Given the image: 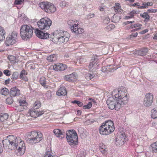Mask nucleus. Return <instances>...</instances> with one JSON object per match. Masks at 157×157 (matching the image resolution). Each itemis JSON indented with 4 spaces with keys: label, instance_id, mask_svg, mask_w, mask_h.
Masks as SVG:
<instances>
[{
    "label": "nucleus",
    "instance_id": "f257e3e1",
    "mask_svg": "<svg viewBox=\"0 0 157 157\" xmlns=\"http://www.w3.org/2000/svg\"><path fill=\"white\" fill-rule=\"evenodd\" d=\"M112 97H109L106 101L108 107L110 109L118 110L122 106L127 103L128 99L126 89L119 88L112 92Z\"/></svg>",
    "mask_w": 157,
    "mask_h": 157
},
{
    "label": "nucleus",
    "instance_id": "f03ea898",
    "mask_svg": "<svg viewBox=\"0 0 157 157\" xmlns=\"http://www.w3.org/2000/svg\"><path fill=\"white\" fill-rule=\"evenodd\" d=\"M53 36L52 40L57 44L67 42L70 37V34L67 32L61 30L55 31L53 33Z\"/></svg>",
    "mask_w": 157,
    "mask_h": 157
},
{
    "label": "nucleus",
    "instance_id": "7ed1b4c3",
    "mask_svg": "<svg viewBox=\"0 0 157 157\" xmlns=\"http://www.w3.org/2000/svg\"><path fill=\"white\" fill-rule=\"evenodd\" d=\"M20 140H21L20 138H17L13 135H10L7 137V139L2 140V142L5 149L13 150L17 148V146Z\"/></svg>",
    "mask_w": 157,
    "mask_h": 157
},
{
    "label": "nucleus",
    "instance_id": "20e7f679",
    "mask_svg": "<svg viewBox=\"0 0 157 157\" xmlns=\"http://www.w3.org/2000/svg\"><path fill=\"white\" fill-rule=\"evenodd\" d=\"M25 140L29 143L34 144L41 141L43 139V135L40 132L33 131L27 133L25 135Z\"/></svg>",
    "mask_w": 157,
    "mask_h": 157
},
{
    "label": "nucleus",
    "instance_id": "39448f33",
    "mask_svg": "<svg viewBox=\"0 0 157 157\" xmlns=\"http://www.w3.org/2000/svg\"><path fill=\"white\" fill-rule=\"evenodd\" d=\"M114 129L113 122L110 120L105 121L99 128L100 133L104 135L111 134L114 131Z\"/></svg>",
    "mask_w": 157,
    "mask_h": 157
},
{
    "label": "nucleus",
    "instance_id": "423d86ee",
    "mask_svg": "<svg viewBox=\"0 0 157 157\" xmlns=\"http://www.w3.org/2000/svg\"><path fill=\"white\" fill-rule=\"evenodd\" d=\"M33 33V28L27 25H22L20 29V34L22 40H27L32 36Z\"/></svg>",
    "mask_w": 157,
    "mask_h": 157
},
{
    "label": "nucleus",
    "instance_id": "0eeeda50",
    "mask_svg": "<svg viewBox=\"0 0 157 157\" xmlns=\"http://www.w3.org/2000/svg\"><path fill=\"white\" fill-rule=\"evenodd\" d=\"M67 23L72 33L76 34H81L83 33V29L79 27L77 21H75L72 20H69L67 21Z\"/></svg>",
    "mask_w": 157,
    "mask_h": 157
},
{
    "label": "nucleus",
    "instance_id": "6e6552de",
    "mask_svg": "<svg viewBox=\"0 0 157 157\" xmlns=\"http://www.w3.org/2000/svg\"><path fill=\"white\" fill-rule=\"evenodd\" d=\"M51 20L47 17L41 19L37 23L39 28L41 30H48L52 25Z\"/></svg>",
    "mask_w": 157,
    "mask_h": 157
},
{
    "label": "nucleus",
    "instance_id": "1a4fd4ad",
    "mask_svg": "<svg viewBox=\"0 0 157 157\" xmlns=\"http://www.w3.org/2000/svg\"><path fill=\"white\" fill-rule=\"evenodd\" d=\"M39 6L45 12L49 13L54 12L56 8L54 5L48 2H43L39 4Z\"/></svg>",
    "mask_w": 157,
    "mask_h": 157
},
{
    "label": "nucleus",
    "instance_id": "9d476101",
    "mask_svg": "<svg viewBox=\"0 0 157 157\" xmlns=\"http://www.w3.org/2000/svg\"><path fill=\"white\" fill-rule=\"evenodd\" d=\"M18 34L16 32H13L10 35L6 38L5 43L6 45H12L17 41Z\"/></svg>",
    "mask_w": 157,
    "mask_h": 157
},
{
    "label": "nucleus",
    "instance_id": "9b49d317",
    "mask_svg": "<svg viewBox=\"0 0 157 157\" xmlns=\"http://www.w3.org/2000/svg\"><path fill=\"white\" fill-rule=\"evenodd\" d=\"M124 134L119 132L116 138V144L117 145L122 146L125 142Z\"/></svg>",
    "mask_w": 157,
    "mask_h": 157
},
{
    "label": "nucleus",
    "instance_id": "f8f14e48",
    "mask_svg": "<svg viewBox=\"0 0 157 157\" xmlns=\"http://www.w3.org/2000/svg\"><path fill=\"white\" fill-rule=\"evenodd\" d=\"M98 59L97 58L92 57L90 62L89 65V68L90 71L92 72H94L98 69L97 66L98 63L97 62Z\"/></svg>",
    "mask_w": 157,
    "mask_h": 157
},
{
    "label": "nucleus",
    "instance_id": "ddd939ff",
    "mask_svg": "<svg viewBox=\"0 0 157 157\" xmlns=\"http://www.w3.org/2000/svg\"><path fill=\"white\" fill-rule=\"evenodd\" d=\"M153 95L151 93H147L146 94L144 98V105L146 106L151 105L153 102Z\"/></svg>",
    "mask_w": 157,
    "mask_h": 157
},
{
    "label": "nucleus",
    "instance_id": "4468645a",
    "mask_svg": "<svg viewBox=\"0 0 157 157\" xmlns=\"http://www.w3.org/2000/svg\"><path fill=\"white\" fill-rule=\"evenodd\" d=\"M17 146V148L16 149L19 153L20 155H23L25 151V144L23 141L20 140Z\"/></svg>",
    "mask_w": 157,
    "mask_h": 157
},
{
    "label": "nucleus",
    "instance_id": "2eb2a0df",
    "mask_svg": "<svg viewBox=\"0 0 157 157\" xmlns=\"http://www.w3.org/2000/svg\"><path fill=\"white\" fill-rule=\"evenodd\" d=\"M44 111L43 110L39 111L32 109L29 110V113L30 115L33 117L36 118L40 116L44 113Z\"/></svg>",
    "mask_w": 157,
    "mask_h": 157
},
{
    "label": "nucleus",
    "instance_id": "dca6fc26",
    "mask_svg": "<svg viewBox=\"0 0 157 157\" xmlns=\"http://www.w3.org/2000/svg\"><path fill=\"white\" fill-rule=\"evenodd\" d=\"M73 131L74 132V133L73 134V136L72 135L71 140L68 141V143L70 145L75 146L78 144V137L75 131Z\"/></svg>",
    "mask_w": 157,
    "mask_h": 157
},
{
    "label": "nucleus",
    "instance_id": "f3484780",
    "mask_svg": "<svg viewBox=\"0 0 157 157\" xmlns=\"http://www.w3.org/2000/svg\"><path fill=\"white\" fill-rule=\"evenodd\" d=\"M67 68L66 65L62 63H57L53 66V69L56 71H63Z\"/></svg>",
    "mask_w": 157,
    "mask_h": 157
},
{
    "label": "nucleus",
    "instance_id": "a211bd4d",
    "mask_svg": "<svg viewBox=\"0 0 157 157\" xmlns=\"http://www.w3.org/2000/svg\"><path fill=\"white\" fill-rule=\"evenodd\" d=\"M77 74L75 73H73L69 75H66L64 77V78L65 80L69 82H74L75 79H77Z\"/></svg>",
    "mask_w": 157,
    "mask_h": 157
},
{
    "label": "nucleus",
    "instance_id": "6ab92c4d",
    "mask_svg": "<svg viewBox=\"0 0 157 157\" xmlns=\"http://www.w3.org/2000/svg\"><path fill=\"white\" fill-rule=\"evenodd\" d=\"M10 94L12 97L19 96L20 94V90L16 86L13 87L10 89Z\"/></svg>",
    "mask_w": 157,
    "mask_h": 157
},
{
    "label": "nucleus",
    "instance_id": "aec40b11",
    "mask_svg": "<svg viewBox=\"0 0 157 157\" xmlns=\"http://www.w3.org/2000/svg\"><path fill=\"white\" fill-rule=\"evenodd\" d=\"M53 132L56 136L57 137L59 138L60 139H62V138L64 137L65 134L64 132L58 129H55L53 130Z\"/></svg>",
    "mask_w": 157,
    "mask_h": 157
},
{
    "label": "nucleus",
    "instance_id": "412c9836",
    "mask_svg": "<svg viewBox=\"0 0 157 157\" xmlns=\"http://www.w3.org/2000/svg\"><path fill=\"white\" fill-rule=\"evenodd\" d=\"M56 94L58 96H64L67 94L66 88L64 86L60 87L56 92Z\"/></svg>",
    "mask_w": 157,
    "mask_h": 157
},
{
    "label": "nucleus",
    "instance_id": "4be33fe9",
    "mask_svg": "<svg viewBox=\"0 0 157 157\" xmlns=\"http://www.w3.org/2000/svg\"><path fill=\"white\" fill-rule=\"evenodd\" d=\"M148 52V50L147 48H143L136 51V53L139 56H144L146 55Z\"/></svg>",
    "mask_w": 157,
    "mask_h": 157
},
{
    "label": "nucleus",
    "instance_id": "5701e85b",
    "mask_svg": "<svg viewBox=\"0 0 157 157\" xmlns=\"http://www.w3.org/2000/svg\"><path fill=\"white\" fill-rule=\"evenodd\" d=\"M140 16L142 18L145 19L144 21L146 22H148L150 18V16L147 12H145L143 13H140Z\"/></svg>",
    "mask_w": 157,
    "mask_h": 157
},
{
    "label": "nucleus",
    "instance_id": "b1692460",
    "mask_svg": "<svg viewBox=\"0 0 157 157\" xmlns=\"http://www.w3.org/2000/svg\"><path fill=\"white\" fill-rule=\"evenodd\" d=\"M100 150L101 152L104 154H106L107 151V146L103 143H100L99 144Z\"/></svg>",
    "mask_w": 157,
    "mask_h": 157
},
{
    "label": "nucleus",
    "instance_id": "393cba45",
    "mask_svg": "<svg viewBox=\"0 0 157 157\" xmlns=\"http://www.w3.org/2000/svg\"><path fill=\"white\" fill-rule=\"evenodd\" d=\"M6 32L3 27L0 26V41L4 40L5 39Z\"/></svg>",
    "mask_w": 157,
    "mask_h": 157
},
{
    "label": "nucleus",
    "instance_id": "a878e982",
    "mask_svg": "<svg viewBox=\"0 0 157 157\" xmlns=\"http://www.w3.org/2000/svg\"><path fill=\"white\" fill-rule=\"evenodd\" d=\"M27 75V73L25 71L24 69H23L20 73V78L26 81L27 80V78L26 77Z\"/></svg>",
    "mask_w": 157,
    "mask_h": 157
},
{
    "label": "nucleus",
    "instance_id": "bb28decb",
    "mask_svg": "<svg viewBox=\"0 0 157 157\" xmlns=\"http://www.w3.org/2000/svg\"><path fill=\"white\" fill-rule=\"evenodd\" d=\"M73 131H75L74 130H69L66 132V138L68 142V141H69V140H71V136L72 135L73 136V134L74 133V132Z\"/></svg>",
    "mask_w": 157,
    "mask_h": 157
},
{
    "label": "nucleus",
    "instance_id": "cd10ccee",
    "mask_svg": "<svg viewBox=\"0 0 157 157\" xmlns=\"http://www.w3.org/2000/svg\"><path fill=\"white\" fill-rule=\"evenodd\" d=\"M153 5L152 2H148L147 3L144 2L142 4L143 6L137 7L138 9H143L147 8L148 6H152Z\"/></svg>",
    "mask_w": 157,
    "mask_h": 157
},
{
    "label": "nucleus",
    "instance_id": "c85d7f7f",
    "mask_svg": "<svg viewBox=\"0 0 157 157\" xmlns=\"http://www.w3.org/2000/svg\"><path fill=\"white\" fill-rule=\"evenodd\" d=\"M150 149L153 152H157V141L151 144Z\"/></svg>",
    "mask_w": 157,
    "mask_h": 157
},
{
    "label": "nucleus",
    "instance_id": "c756f323",
    "mask_svg": "<svg viewBox=\"0 0 157 157\" xmlns=\"http://www.w3.org/2000/svg\"><path fill=\"white\" fill-rule=\"evenodd\" d=\"M8 117V115L7 113H1L0 114V122H3L6 120Z\"/></svg>",
    "mask_w": 157,
    "mask_h": 157
},
{
    "label": "nucleus",
    "instance_id": "7c9ffc66",
    "mask_svg": "<svg viewBox=\"0 0 157 157\" xmlns=\"http://www.w3.org/2000/svg\"><path fill=\"white\" fill-rule=\"evenodd\" d=\"M57 56L55 54L52 55L47 57V59L49 62H52L56 61L57 59Z\"/></svg>",
    "mask_w": 157,
    "mask_h": 157
},
{
    "label": "nucleus",
    "instance_id": "2f4dec72",
    "mask_svg": "<svg viewBox=\"0 0 157 157\" xmlns=\"http://www.w3.org/2000/svg\"><path fill=\"white\" fill-rule=\"evenodd\" d=\"M40 84L43 86L44 87L47 88H48V86L46 84V78L44 77H42L40 78Z\"/></svg>",
    "mask_w": 157,
    "mask_h": 157
},
{
    "label": "nucleus",
    "instance_id": "473e14b6",
    "mask_svg": "<svg viewBox=\"0 0 157 157\" xmlns=\"http://www.w3.org/2000/svg\"><path fill=\"white\" fill-rule=\"evenodd\" d=\"M35 33L36 36L38 38H40L42 37V35L44 34V32L38 29H36L35 31Z\"/></svg>",
    "mask_w": 157,
    "mask_h": 157
},
{
    "label": "nucleus",
    "instance_id": "72a5a7b5",
    "mask_svg": "<svg viewBox=\"0 0 157 157\" xmlns=\"http://www.w3.org/2000/svg\"><path fill=\"white\" fill-rule=\"evenodd\" d=\"M121 7L120 4L119 3H116L115 4V6L112 7L115 12L117 13L119 12V10L121 9Z\"/></svg>",
    "mask_w": 157,
    "mask_h": 157
},
{
    "label": "nucleus",
    "instance_id": "f704fd0d",
    "mask_svg": "<svg viewBox=\"0 0 157 157\" xmlns=\"http://www.w3.org/2000/svg\"><path fill=\"white\" fill-rule=\"evenodd\" d=\"M9 93V90L8 89L6 88H2L1 90L0 94L4 96H6L8 95Z\"/></svg>",
    "mask_w": 157,
    "mask_h": 157
},
{
    "label": "nucleus",
    "instance_id": "c9c22d12",
    "mask_svg": "<svg viewBox=\"0 0 157 157\" xmlns=\"http://www.w3.org/2000/svg\"><path fill=\"white\" fill-rule=\"evenodd\" d=\"M151 117L152 118L155 119L157 118V110L155 109H153L151 110Z\"/></svg>",
    "mask_w": 157,
    "mask_h": 157
},
{
    "label": "nucleus",
    "instance_id": "e433bc0d",
    "mask_svg": "<svg viewBox=\"0 0 157 157\" xmlns=\"http://www.w3.org/2000/svg\"><path fill=\"white\" fill-rule=\"evenodd\" d=\"M115 26L114 24H111L109 25L105 28V29L106 31H109L112 29L115 28Z\"/></svg>",
    "mask_w": 157,
    "mask_h": 157
},
{
    "label": "nucleus",
    "instance_id": "4c0bfd02",
    "mask_svg": "<svg viewBox=\"0 0 157 157\" xmlns=\"http://www.w3.org/2000/svg\"><path fill=\"white\" fill-rule=\"evenodd\" d=\"M11 97H8L6 100V103L9 105H11L13 103V100Z\"/></svg>",
    "mask_w": 157,
    "mask_h": 157
},
{
    "label": "nucleus",
    "instance_id": "58836bf2",
    "mask_svg": "<svg viewBox=\"0 0 157 157\" xmlns=\"http://www.w3.org/2000/svg\"><path fill=\"white\" fill-rule=\"evenodd\" d=\"M41 106L40 102L39 101H36L34 104V107L35 109L39 108Z\"/></svg>",
    "mask_w": 157,
    "mask_h": 157
},
{
    "label": "nucleus",
    "instance_id": "ea45409f",
    "mask_svg": "<svg viewBox=\"0 0 157 157\" xmlns=\"http://www.w3.org/2000/svg\"><path fill=\"white\" fill-rule=\"evenodd\" d=\"M92 106V104L91 102H89L87 105H84L83 106V108L84 109H89Z\"/></svg>",
    "mask_w": 157,
    "mask_h": 157
},
{
    "label": "nucleus",
    "instance_id": "a19ab883",
    "mask_svg": "<svg viewBox=\"0 0 157 157\" xmlns=\"http://www.w3.org/2000/svg\"><path fill=\"white\" fill-rule=\"evenodd\" d=\"M18 73L17 72H14L12 74L11 76V79L13 80H16L18 78Z\"/></svg>",
    "mask_w": 157,
    "mask_h": 157
},
{
    "label": "nucleus",
    "instance_id": "79ce46f5",
    "mask_svg": "<svg viewBox=\"0 0 157 157\" xmlns=\"http://www.w3.org/2000/svg\"><path fill=\"white\" fill-rule=\"evenodd\" d=\"M52 95V92L51 91H47L46 94V96L47 97V99L48 100L51 99Z\"/></svg>",
    "mask_w": 157,
    "mask_h": 157
},
{
    "label": "nucleus",
    "instance_id": "37998d69",
    "mask_svg": "<svg viewBox=\"0 0 157 157\" xmlns=\"http://www.w3.org/2000/svg\"><path fill=\"white\" fill-rule=\"evenodd\" d=\"M49 34L46 33H45L44 32V34L42 35V37H41L40 39H46L49 37Z\"/></svg>",
    "mask_w": 157,
    "mask_h": 157
},
{
    "label": "nucleus",
    "instance_id": "c03bdc74",
    "mask_svg": "<svg viewBox=\"0 0 157 157\" xmlns=\"http://www.w3.org/2000/svg\"><path fill=\"white\" fill-rule=\"evenodd\" d=\"M51 153V152L50 151H47L45 154L42 155V157H52V156Z\"/></svg>",
    "mask_w": 157,
    "mask_h": 157
},
{
    "label": "nucleus",
    "instance_id": "a18cd8bd",
    "mask_svg": "<svg viewBox=\"0 0 157 157\" xmlns=\"http://www.w3.org/2000/svg\"><path fill=\"white\" fill-rule=\"evenodd\" d=\"M95 76V75L94 74H90L88 73L86 75V77L88 78V79L91 80Z\"/></svg>",
    "mask_w": 157,
    "mask_h": 157
},
{
    "label": "nucleus",
    "instance_id": "49530a36",
    "mask_svg": "<svg viewBox=\"0 0 157 157\" xmlns=\"http://www.w3.org/2000/svg\"><path fill=\"white\" fill-rule=\"evenodd\" d=\"M72 103L74 104H76L78 105L79 106H82L83 105V103L81 101H78L76 100H75L72 102Z\"/></svg>",
    "mask_w": 157,
    "mask_h": 157
},
{
    "label": "nucleus",
    "instance_id": "de8ad7c7",
    "mask_svg": "<svg viewBox=\"0 0 157 157\" xmlns=\"http://www.w3.org/2000/svg\"><path fill=\"white\" fill-rule=\"evenodd\" d=\"M142 26V25L139 23H136L134 25H132L130 26V28L131 29L136 28L139 27H140Z\"/></svg>",
    "mask_w": 157,
    "mask_h": 157
},
{
    "label": "nucleus",
    "instance_id": "09e8293b",
    "mask_svg": "<svg viewBox=\"0 0 157 157\" xmlns=\"http://www.w3.org/2000/svg\"><path fill=\"white\" fill-rule=\"evenodd\" d=\"M3 73L6 76H9L11 75L10 71L8 70H5L3 71Z\"/></svg>",
    "mask_w": 157,
    "mask_h": 157
},
{
    "label": "nucleus",
    "instance_id": "8fccbe9b",
    "mask_svg": "<svg viewBox=\"0 0 157 157\" xmlns=\"http://www.w3.org/2000/svg\"><path fill=\"white\" fill-rule=\"evenodd\" d=\"M20 106H23L26 105V102L24 100H20L19 101Z\"/></svg>",
    "mask_w": 157,
    "mask_h": 157
},
{
    "label": "nucleus",
    "instance_id": "3c124183",
    "mask_svg": "<svg viewBox=\"0 0 157 157\" xmlns=\"http://www.w3.org/2000/svg\"><path fill=\"white\" fill-rule=\"evenodd\" d=\"M60 5L61 7H63L67 6L68 4L66 2L63 1L60 3Z\"/></svg>",
    "mask_w": 157,
    "mask_h": 157
},
{
    "label": "nucleus",
    "instance_id": "603ef678",
    "mask_svg": "<svg viewBox=\"0 0 157 157\" xmlns=\"http://www.w3.org/2000/svg\"><path fill=\"white\" fill-rule=\"evenodd\" d=\"M157 12V9H148L147 11V12H148V13H155L156 12Z\"/></svg>",
    "mask_w": 157,
    "mask_h": 157
},
{
    "label": "nucleus",
    "instance_id": "864d4df0",
    "mask_svg": "<svg viewBox=\"0 0 157 157\" xmlns=\"http://www.w3.org/2000/svg\"><path fill=\"white\" fill-rule=\"evenodd\" d=\"M24 1V0H15L14 4L15 5H20L21 4V3Z\"/></svg>",
    "mask_w": 157,
    "mask_h": 157
},
{
    "label": "nucleus",
    "instance_id": "5fc2aeb1",
    "mask_svg": "<svg viewBox=\"0 0 157 157\" xmlns=\"http://www.w3.org/2000/svg\"><path fill=\"white\" fill-rule=\"evenodd\" d=\"M111 65H109V66H107L106 67L107 68V71H108V72H112V71L113 70V69L112 68L110 67L111 66Z\"/></svg>",
    "mask_w": 157,
    "mask_h": 157
},
{
    "label": "nucleus",
    "instance_id": "6e6d98bb",
    "mask_svg": "<svg viewBox=\"0 0 157 157\" xmlns=\"http://www.w3.org/2000/svg\"><path fill=\"white\" fill-rule=\"evenodd\" d=\"M9 60L11 61H13L14 60L16 59L15 57L13 56H10L9 57Z\"/></svg>",
    "mask_w": 157,
    "mask_h": 157
},
{
    "label": "nucleus",
    "instance_id": "4d7b16f0",
    "mask_svg": "<svg viewBox=\"0 0 157 157\" xmlns=\"http://www.w3.org/2000/svg\"><path fill=\"white\" fill-rule=\"evenodd\" d=\"M138 34V33H133L130 36V38H132L133 37H136L137 36Z\"/></svg>",
    "mask_w": 157,
    "mask_h": 157
},
{
    "label": "nucleus",
    "instance_id": "13d9d810",
    "mask_svg": "<svg viewBox=\"0 0 157 157\" xmlns=\"http://www.w3.org/2000/svg\"><path fill=\"white\" fill-rule=\"evenodd\" d=\"M131 6H137L138 7H140L139 6H140V4L139 2H136L134 4H132L130 5Z\"/></svg>",
    "mask_w": 157,
    "mask_h": 157
},
{
    "label": "nucleus",
    "instance_id": "bf43d9fd",
    "mask_svg": "<svg viewBox=\"0 0 157 157\" xmlns=\"http://www.w3.org/2000/svg\"><path fill=\"white\" fill-rule=\"evenodd\" d=\"M107 68L106 67V66H104L101 69V71L102 72H108V71H107Z\"/></svg>",
    "mask_w": 157,
    "mask_h": 157
},
{
    "label": "nucleus",
    "instance_id": "052dcab7",
    "mask_svg": "<svg viewBox=\"0 0 157 157\" xmlns=\"http://www.w3.org/2000/svg\"><path fill=\"white\" fill-rule=\"evenodd\" d=\"M136 14H137V13H136V10H135L132 11L129 13V14L132 16L133 17L134 15Z\"/></svg>",
    "mask_w": 157,
    "mask_h": 157
},
{
    "label": "nucleus",
    "instance_id": "680f3d73",
    "mask_svg": "<svg viewBox=\"0 0 157 157\" xmlns=\"http://www.w3.org/2000/svg\"><path fill=\"white\" fill-rule=\"evenodd\" d=\"M148 29H145L144 30H143L142 31L140 32L139 33L140 34H144L146 33H147L148 32Z\"/></svg>",
    "mask_w": 157,
    "mask_h": 157
},
{
    "label": "nucleus",
    "instance_id": "e2e57ef3",
    "mask_svg": "<svg viewBox=\"0 0 157 157\" xmlns=\"http://www.w3.org/2000/svg\"><path fill=\"white\" fill-rule=\"evenodd\" d=\"M152 126L155 127V128H157V122H153L151 123Z\"/></svg>",
    "mask_w": 157,
    "mask_h": 157
},
{
    "label": "nucleus",
    "instance_id": "0e129e2a",
    "mask_svg": "<svg viewBox=\"0 0 157 157\" xmlns=\"http://www.w3.org/2000/svg\"><path fill=\"white\" fill-rule=\"evenodd\" d=\"M10 78L6 80L5 81V83L6 85H7L10 83Z\"/></svg>",
    "mask_w": 157,
    "mask_h": 157
},
{
    "label": "nucleus",
    "instance_id": "69168bd1",
    "mask_svg": "<svg viewBox=\"0 0 157 157\" xmlns=\"http://www.w3.org/2000/svg\"><path fill=\"white\" fill-rule=\"evenodd\" d=\"M94 15V13H90L89 15H88V17L89 18H92Z\"/></svg>",
    "mask_w": 157,
    "mask_h": 157
},
{
    "label": "nucleus",
    "instance_id": "338daca9",
    "mask_svg": "<svg viewBox=\"0 0 157 157\" xmlns=\"http://www.w3.org/2000/svg\"><path fill=\"white\" fill-rule=\"evenodd\" d=\"M135 22V21H127L126 22H124V24H125V25H128L129 24H130V23H134Z\"/></svg>",
    "mask_w": 157,
    "mask_h": 157
},
{
    "label": "nucleus",
    "instance_id": "774afa93",
    "mask_svg": "<svg viewBox=\"0 0 157 157\" xmlns=\"http://www.w3.org/2000/svg\"><path fill=\"white\" fill-rule=\"evenodd\" d=\"M133 18L132 16H131V15H130V16H125L124 18L125 19L127 20V19H129L131 18Z\"/></svg>",
    "mask_w": 157,
    "mask_h": 157
}]
</instances>
